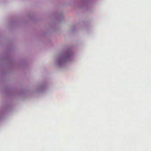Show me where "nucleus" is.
Masks as SVG:
<instances>
[{
    "label": "nucleus",
    "mask_w": 151,
    "mask_h": 151,
    "mask_svg": "<svg viewBox=\"0 0 151 151\" xmlns=\"http://www.w3.org/2000/svg\"><path fill=\"white\" fill-rule=\"evenodd\" d=\"M72 58V55L68 50L63 52L56 59L55 64L59 67L62 66L67 62L70 61Z\"/></svg>",
    "instance_id": "nucleus-1"
}]
</instances>
